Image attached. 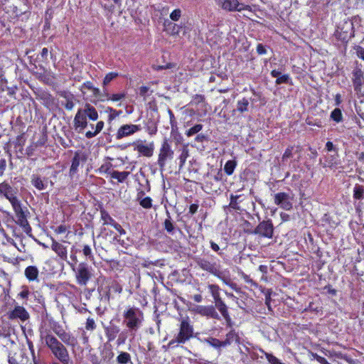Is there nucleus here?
Wrapping results in <instances>:
<instances>
[{
	"mask_svg": "<svg viewBox=\"0 0 364 364\" xmlns=\"http://www.w3.org/2000/svg\"><path fill=\"white\" fill-rule=\"evenodd\" d=\"M97 109L89 103H86L83 108L78 109L73 120L75 130L82 132L88 125L87 119L96 121L98 119Z\"/></svg>",
	"mask_w": 364,
	"mask_h": 364,
	"instance_id": "2",
	"label": "nucleus"
},
{
	"mask_svg": "<svg viewBox=\"0 0 364 364\" xmlns=\"http://www.w3.org/2000/svg\"><path fill=\"white\" fill-rule=\"evenodd\" d=\"M96 328L95 321L92 318H88L85 323L87 331H93Z\"/></svg>",
	"mask_w": 364,
	"mask_h": 364,
	"instance_id": "48",
	"label": "nucleus"
},
{
	"mask_svg": "<svg viewBox=\"0 0 364 364\" xmlns=\"http://www.w3.org/2000/svg\"><path fill=\"white\" fill-rule=\"evenodd\" d=\"M119 76V74L115 72H111L107 73L103 80V85H107L112 80Z\"/></svg>",
	"mask_w": 364,
	"mask_h": 364,
	"instance_id": "43",
	"label": "nucleus"
},
{
	"mask_svg": "<svg viewBox=\"0 0 364 364\" xmlns=\"http://www.w3.org/2000/svg\"><path fill=\"white\" fill-rule=\"evenodd\" d=\"M195 311L201 316H205L215 319L220 318L218 314L213 306H197Z\"/></svg>",
	"mask_w": 364,
	"mask_h": 364,
	"instance_id": "19",
	"label": "nucleus"
},
{
	"mask_svg": "<svg viewBox=\"0 0 364 364\" xmlns=\"http://www.w3.org/2000/svg\"><path fill=\"white\" fill-rule=\"evenodd\" d=\"M250 233L269 239L272 238L274 234V226L272 220H267L260 222L256 228L250 232Z\"/></svg>",
	"mask_w": 364,
	"mask_h": 364,
	"instance_id": "7",
	"label": "nucleus"
},
{
	"mask_svg": "<svg viewBox=\"0 0 364 364\" xmlns=\"http://www.w3.org/2000/svg\"><path fill=\"white\" fill-rule=\"evenodd\" d=\"M83 255L90 261L94 260V255L92 254L90 247L87 245H85L82 248Z\"/></svg>",
	"mask_w": 364,
	"mask_h": 364,
	"instance_id": "44",
	"label": "nucleus"
},
{
	"mask_svg": "<svg viewBox=\"0 0 364 364\" xmlns=\"http://www.w3.org/2000/svg\"><path fill=\"white\" fill-rule=\"evenodd\" d=\"M215 307L218 309V311L220 312L223 318H227L228 314H229L228 311V307L226 304L223 302L222 299H220L215 302Z\"/></svg>",
	"mask_w": 364,
	"mask_h": 364,
	"instance_id": "31",
	"label": "nucleus"
},
{
	"mask_svg": "<svg viewBox=\"0 0 364 364\" xmlns=\"http://www.w3.org/2000/svg\"><path fill=\"white\" fill-rule=\"evenodd\" d=\"M16 195V191L8 183L3 182L0 183V196L6 198L12 206L20 202Z\"/></svg>",
	"mask_w": 364,
	"mask_h": 364,
	"instance_id": "11",
	"label": "nucleus"
},
{
	"mask_svg": "<svg viewBox=\"0 0 364 364\" xmlns=\"http://www.w3.org/2000/svg\"><path fill=\"white\" fill-rule=\"evenodd\" d=\"M154 70H161L164 69H168L172 68V65L171 63H167L165 65H156L153 67Z\"/></svg>",
	"mask_w": 364,
	"mask_h": 364,
	"instance_id": "62",
	"label": "nucleus"
},
{
	"mask_svg": "<svg viewBox=\"0 0 364 364\" xmlns=\"http://www.w3.org/2000/svg\"><path fill=\"white\" fill-rule=\"evenodd\" d=\"M91 277V268L87 263H80L76 271V279L77 283L80 285H86Z\"/></svg>",
	"mask_w": 364,
	"mask_h": 364,
	"instance_id": "9",
	"label": "nucleus"
},
{
	"mask_svg": "<svg viewBox=\"0 0 364 364\" xmlns=\"http://www.w3.org/2000/svg\"><path fill=\"white\" fill-rule=\"evenodd\" d=\"M140 311L135 308H129L124 313V323L130 331H136L141 323Z\"/></svg>",
	"mask_w": 364,
	"mask_h": 364,
	"instance_id": "4",
	"label": "nucleus"
},
{
	"mask_svg": "<svg viewBox=\"0 0 364 364\" xmlns=\"http://www.w3.org/2000/svg\"><path fill=\"white\" fill-rule=\"evenodd\" d=\"M41 100L43 101V105L49 107L54 104V98L51 95L43 92L40 95Z\"/></svg>",
	"mask_w": 364,
	"mask_h": 364,
	"instance_id": "34",
	"label": "nucleus"
},
{
	"mask_svg": "<svg viewBox=\"0 0 364 364\" xmlns=\"http://www.w3.org/2000/svg\"><path fill=\"white\" fill-rule=\"evenodd\" d=\"M202 129H203L202 124H196L195 126H193V127H191V129L187 130L186 132V134L188 136H193L196 134H198L199 132H200L202 130Z\"/></svg>",
	"mask_w": 364,
	"mask_h": 364,
	"instance_id": "41",
	"label": "nucleus"
},
{
	"mask_svg": "<svg viewBox=\"0 0 364 364\" xmlns=\"http://www.w3.org/2000/svg\"><path fill=\"white\" fill-rule=\"evenodd\" d=\"M57 336L64 345L70 346L72 348H75L78 346L77 338L72 335L71 333L65 331L58 332Z\"/></svg>",
	"mask_w": 364,
	"mask_h": 364,
	"instance_id": "17",
	"label": "nucleus"
},
{
	"mask_svg": "<svg viewBox=\"0 0 364 364\" xmlns=\"http://www.w3.org/2000/svg\"><path fill=\"white\" fill-rule=\"evenodd\" d=\"M68 228L65 225H60L55 229V232L57 234H62L67 231Z\"/></svg>",
	"mask_w": 364,
	"mask_h": 364,
	"instance_id": "57",
	"label": "nucleus"
},
{
	"mask_svg": "<svg viewBox=\"0 0 364 364\" xmlns=\"http://www.w3.org/2000/svg\"><path fill=\"white\" fill-rule=\"evenodd\" d=\"M323 293L328 294L331 296H334L336 295L337 291L332 287L331 285H327L323 287Z\"/></svg>",
	"mask_w": 364,
	"mask_h": 364,
	"instance_id": "51",
	"label": "nucleus"
},
{
	"mask_svg": "<svg viewBox=\"0 0 364 364\" xmlns=\"http://www.w3.org/2000/svg\"><path fill=\"white\" fill-rule=\"evenodd\" d=\"M271 293L272 291L270 289H268L267 293L265 294V304L269 309H270Z\"/></svg>",
	"mask_w": 364,
	"mask_h": 364,
	"instance_id": "56",
	"label": "nucleus"
},
{
	"mask_svg": "<svg viewBox=\"0 0 364 364\" xmlns=\"http://www.w3.org/2000/svg\"><path fill=\"white\" fill-rule=\"evenodd\" d=\"M249 106V100L247 98H242L237 103V110L240 113L247 111Z\"/></svg>",
	"mask_w": 364,
	"mask_h": 364,
	"instance_id": "35",
	"label": "nucleus"
},
{
	"mask_svg": "<svg viewBox=\"0 0 364 364\" xmlns=\"http://www.w3.org/2000/svg\"><path fill=\"white\" fill-rule=\"evenodd\" d=\"M354 50H355V53L358 58L364 61V47L360 46H355Z\"/></svg>",
	"mask_w": 364,
	"mask_h": 364,
	"instance_id": "49",
	"label": "nucleus"
},
{
	"mask_svg": "<svg viewBox=\"0 0 364 364\" xmlns=\"http://www.w3.org/2000/svg\"><path fill=\"white\" fill-rule=\"evenodd\" d=\"M225 346H228L231 345L233 342L240 343V338L237 333L235 332V330H231L226 334V338L223 341Z\"/></svg>",
	"mask_w": 364,
	"mask_h": 364,
	"instance_id": "25",
	"label": "nucleus"
},
{
	"mask_svg": "<svg viewBox=\"0 0 364 364\" xmlns=\"http://www.w3.org/2000/svg\"><path fill=\"white\" fill-rule=\"evenodd\" d=\"M139 204L144 208H151L152 206V200L150 197H146L139 200Z\"/></svg>",
	"mask_w": 364,
	"mask_h": 364,
	"instance_id": "47",
	"label": "nucleus"
},
{
	"mask_svg": "<svg viewBox=\"0 0 364 364\" xmlns=\"http://www.w3.org/2000/svg\"><path fill=\"white\" fill-rule=\"evenodd\" d=\"M124 97L125 94L124 93L113 94L111 96L107 95V100H111L112 101H119L123 99Z\"/></svg>",
	"mask_w": 364,
	"mask_h": 364,
	"instance_id": "52",
	"label": "nucleus"
},
{
	"mask_svg": "<svg viewBox=\"0 0 364 364\" xmlns=\"http://www.w3.org/2000/svg\"><path fill=\"white\" fill-rule=\"evenodd\" d=\"M117 361L119 364H127L131 361V355L127 352H122L117 357Z\"/></svg>",
	"mask_w": 364,
	"mask_h": 364,
	"instance_id": "37",
	"label": "nucleus"
},
{
	"mask_svg": "<svg viewBox=\"0 0 364 364\" xmlns=\"http://www.w3.org/2000/svg\"><path fill=\"white\" fill-rule=\"evenodd\" d=\"M240 197V196H237V195H231L230 196V202L229 204L230 208H231L234 210H240V208L238 205V202H237Z\"/></svg>",
	"mask_w": 364,
	"mask_h": 364,
	"instance_id": "40",
	"label": "nucleus"
},
{
	"mask_svg": "<svg viewBox=\"0 0 364 364\" xmlns=\"http://www.w3.org/2000/svg\"><path fill=\"white\" fill-rule=\"evenodd\" d=\"M174 152L171 149L168 140L165 139L161 144L159 149V158L157 164L161 171L164 170L167 160H171L173 158Z\"/></svg>",
	"mask_w": 364,
	"mask_h": 364,
	"instance_id": "5",
	"label": "nucleus"
},
{
	"mask_svg": "<svg viewBox=\"0 0 364 364\" xmlns=\"http://www.w3.org/2000/svg\"><path fill=\"white\" fill-rule=\"evenodd\" d=\"M351 80L354 91L358 95H360L364 85V73L361 68L356 67L353 70Z\"/></svg>",
	"mask_w": 364,
	"mask_h": 364,
	"instance_id": "12",
	"label": "nucleus"
},
{
	"mask_svg": "<svg viewBox=\"0 0 364 364\" xmlns=\"http://www.w3.org/2000/svg\"><path fill=\"white\" fill-rule=\"evenodd\" d=\"M207 343L212 347L218 349L219 350V353H220L221 351L220 348L222 347H225L223 341H220L219 339L215 338H210L208 339Z\"/></svg>",
	"mask_w": 364,
	"mask_h": 364,
	"instance_id": "30",
	"label": "nucleus"
},
{
	"mask_svg": "<svg viewBox=\"0 0 364 364\" xmlns=\"http://www.w3.org/2000/svg\"><path fill=\"white\" fill-rule=\"evenodd\" d=\"M101 219L104 221V225H111L112 226L116 222L109 214L105 210H100Z\"/></svg>",
	"mask_w": 364,
	"mask_h": 364,
	"instance_id": "32",
	"label": "nucleus"
},
{
	"mask_svg": "<svg viewBox=\"0 0 364 364\" xmlns=\"http://www.w3.org/2000/svg\"><path fill=\"white\" fill-rule=\"evenodd\" d=\"M193 335V328L189 323L188 317L183 318L181 321L180 331L175 340L170 341L169 345L175 343H184Z\"/></svg>",
	"mask_w": 364,
	"mask_h": 364,
	"instance_id": "3",
	"label": "nucleus"
},
{
	"mask_svg": "<svg viewBox=\"0 0 364 364\" xmlns=\"http://www.w3.org/2000/svg\"><path fill=\"white\" fill-rule=\"evenodd\" d=\"M41 338L44 339L46 346L49 348L53 356L63 364H68L70 358L65 346L53 334L48 333Z\"/></svg>",
	"mask_w": 364,
	"mask_h": 364,
	"instance_id": "1",
	"label": "nucleus"
},
{
	"mask_svg": "<svg viewBox=\"0 0 364 364\" xmlns=\"http://www.w3.org/2000/svg\"><path fill=\"white\" fill-rule=\"evenodd\" d=\"M106 112H109L108 120L109 122L112 121L117 117H118L121 114V111H117L112 107H107Z\"/></svg>",
	"mask_w": 364,
	"mask_h": 364,
	"instance_id": "45",
	"label": "nucleus"
},
{
	"mask_svg": "<svg viewBox=\"0 0 364 364\" xmlns=\"http://www.w3.org/2000/svg\"><path fill=\"white\" fill-rule=\"evenodd\" d=\"M181 10L179 9L173 10L170 14L171 19L174 21H178L179 18H181Z\"/></svg>",
	"mask_w": 364,
	"mask_h": 364,
	"instance_id": "50",
	"label": "nucleus"
},
{
	"mask_svg": "<svg viewBox=\"0 0 364 364\" xmlns=\"http://www.w3.org/2000/svg\"><path fill=\"white\" fill-rule=\"evenodd\" d=\"M136 150L139 154L141 155L146 156V157H151L153 155L154 149V143L151 142L149 144L144 145L141 143H139L136 145V147L134 149Z\"/></svg>",
	"mask_w": 364,
	"mask_h": 364,
	"instance_id": "22",
	"label": "nucleus"
},
{
	"mask_svg": "<svg viewBox=\"0 0 364 364\" xmlns=\"http://www.w3.org/2000/svg\"><path fill=\"white\" fill-rule=\"evenodd\" d=\"M196 263L203 270L207 271L218 278H222L220 266L216 262H212L205 258H199L196 260Z\"/></svg>",
	"mask_w": 364,
	"mask_h": 364,
	"instance_id": "10",
	"label": "nucleus"
},
{
	"mask_svg": "<svg viewBox=\"0 0 364 364\" xmlns=\"http://www.w3.org/2000/svg\"><path fill=\"white\" fill-rule=\"evenodd\" d=\"M331 118L336 122L339 123L343 120V114L339 108H335L331 114Z\"/></svg>",
	"mask_w": 364,
	"mask_h": 364,
	"instance_id": "38",
	"label": "nucleus"
},
{
	"mask_svg": "<svg viewBox=\"0 0 364 364\" xmlns=\"http://www.w3.org/2000/svg\"><path fill=\"white\" fill-rule=\"evenodd\" d=\"M12 207L17 219L16 223L23 229L25 232L29 233L31 231V228L27 220V215L21 208V202H18Z\"/></svg>",
	"mask_w": 364,
	"mask_h": 364,
	"instance_id": "8",
	"label": "nucleus"
},
{
	"mask_svg": "<svg viewBox=\"0 0 364 364\" xmlns=\"http://www.w3.org/2000/svg\"><path fill=\"white\" fill-rule=\"evenodd\" d=\"M198 208V205L191 204L189 207V213L193 215L197 212Z\"/></svg>",
	"mask_w": 364,
	"mask_h": 364,
	"instance_id": "64",
	"label": "nucleus"
},
{
	"mask_svg": "<svg viewBox=\"0 0 364 364\" xmlns=\"http://www.w3.org/2000/svg\"><path fill=\"white\" fill-rule=\"evenodd\" d=\"M83 89L91 90L95 96H98L100 92V90L97 87H95L92 85V83L90 81H87L83 83L81 87V90L82 91Z\"/></svg>",
	"mask_w": 364,
	"mask_h": 364,
	"instance_id": "39",
	"label": "nucleus"
},
{
	"mask_svg": "<svg viewBox=\"0 0 364 364\" xmlns=\"http://www.w3.org/2000/svg\"><path fill=\"white\" fill-rule=\"evenodd\" d=\"M51 249L64 261L68 259L67 248L63 245L53 239Z\"/></svg>",
	"mask_w": 364,
	"mask_h": 364,
	"instance_id": "21",
	"label": "nucleus"
},
{
	"mask_svg": "<svg viewBox=\"0 0 364 364\" xmlns=\"http://www.w3.org/2000/svg\"><path fill=\"white\" fill-rule=\"evenodd\" d=\"M141 130L140 125L137 124H124L121 126L116 134V138L121 139L134 134V133Z\"/></svg>",
	"mask_w": 364,
	"mask_h": 364,
	"instance_id": "16",
	"label": "nucleus"
},
{
	"mask_svg": "<svg viewBox=\"0 0 364 364\" xmlns=\"http://www.w3.org/2000/svg\"><path fill=\"white\" fill-rule=\"evenodd\" d=\"M221 8L230 12L252 10L250 6L240 4L238 0H223L221 4Z\"/></svg>",
	"mask_w": 364,
	"mask_h": 364,
	"instance_id": "13",
	"label": "nucleus"
},
{
	"mask_svg": "<svg viewBox=\"0 0 364 364\" xmlns=\"http://www.w3.org/2000/svg\"><path fill=\"white\" fill-rule=\"evenodd\" d=\"M291 200L292 198L287 193L281 192L274 195V203L286 210L292 208Z\"/></svg>",
	"mask_w": 364,
	"mask_h": 364,
	"instance_id": "14",
	"label": "nucleus"
},
{
	"mask_svg": "<svg viewBox=\"0 0 364 364\" xmlns=\"http://www.w3.org/2000/svg\"><path fill=\"white\" fill-rule=\"evenodd\" d=\"M208 289L210 290V292L215 302L221 299L220 296V288L218 285L209 284Z\"/></svg>",
	"mask_w": 364,
	"mask_h": 364,
	"instance_id": "33",
	"label": "nucleus"
},
{
	"mask_svg": "<svg viewBox=\"0 0 364 364\" xmlns=\"http://www.w3.org/2000/svg\"><path fill=\"white\" fill-rule=\"evenodd\" d=\"M207 140V136L202 134H198L197 136L195 138V141L198 143H203V141Z\"/></svg>",
	"mask_w": 364,
	"mask_h": 364,
	"instance_id": "60",
	"label": "nucleus"
},
{
	"mask_svg": "<svg viewBox=\"0 0 364 364\" xmlns=\"http://www.w3.org/2000/svg\"><path fill=\"white\" fill-rule=\"evenodd\" d=\"M188 156V150L186 146L182 149L181 154H180L178 159L180 161V166H183Z\"/></svg>",
	"mask_w": 364,
	"mask_h": 364,
	"instance_id": "42",
	"label": "nucleus"
},
{
	"mask_svg": "<svg viewBox=\"0 0 364 364\" xmlns=\"http://www.w3.org/2000/svg\"><path fill=\"white\" fill-rule=\"evenodd\" d=\"M26 277L29 281L38 282V269L36 266H28L26 268L24 272Z\"/></svg>",
	"mask_w": 364,
	"mask_h": 364,
	"instance_id": "24",
	"label": "nucleus"
},
{
	"mask_svg": "<svg viewBox=\"0 0 364 364\" xmlns=\"http://www.w3.org/2000/svg\"><path fill=\"white\" fill-rule=\"evenodd\" d=\"M257 52L259 55H264L267 53V50L262 44H258L257 46Z\"/></svg>",
	"mask_w": 364,
	"mask_h": 364,
	"instance_id": "61",
	"label": "nucleus"
},
{
	"mask_svg": "<svg viewBox=\"0 0 364 364\" xmlns=\"http://www.w3.org/2000/svg\"><path fill=\"white\" fill-rule=\"evenodd\" d=\"M105 330L108 341H114L120 331L117 325L112 323H110L108 326L105 327Z\"/></svg>",
	"mask_w": 364,
	"mask_h": 364,
	"instance_id": "23",
	"label": "nucleus"
},
{
	"mask_svg": "<svg viewBox=\"0 0 364 364\" xmlns=\"http://www.w3.org/2000/svg\"><path fill=\"white\" fill-rule=\"evenodd\" d=\"M325 149L328 151H335L337 153V151L331 141L326 142Z\"/></svg>",
	"mask_w": 364,
	"mask_h": 364,
	"instance_id": "55",
	"label": "nucleus"
},
{
	"mask_svg": "<svg viewBox=\"0 0 364 364\" xmlns=\"http://www.w3.org/2000/svg\"><path fill=\"white\" fill-rule=\"evenodd\" d=\"M353 198L354 200L364 199V186L360 184H355L353 188Z\"/></svg>",
	"mask_w": 364,
	"mask_h": 364,
	"instance_id": "27",
	"label": "nucleus"
},
{
	"mask_svg": "<svg viewBox=\"0 0 364 364\" xmlns=\"http://www.w3.org/2000/svg\"><path fill=\"white\" fill-rule=\"evenodd\" d=\"M236 161H233V160H229L226 162V164H225V166H224V171L226 173V174L228 175H231L234 172V170L236 167Z\"/></svg>",
	"mask_w": 364,
	"mask_h": 364,
	"instance_id": "36",
	"label": "nucleus"
},
{
	"mask_svg": "<svg viewBox=\"0 0 364 364\" xmlns=\"http://www.w3.org/2000/svg\"><path fill=\"white\" fill-rule=\"evenodd\" d=\"M164 228L169 233H173L174 230V225L171 220V217L168 215V218L164 221Z\"/></svg>",
	"mask_w": 364,
	"mask_h": 364,
	"instance_id": "46",
	"label": "nucleus"
},
{
	"mask_svg": "<svg viewBox=\"0 0 364 364\" xmlns=\"http://www.w3.org/2000/svg\"><path fill=\"white\" fill-rule=\"evenodd\" d=\"M149 90V88L146 86H141L140 88H139V95L144 97V100H146V97H147V94H148V92Z\"/></svg>",
	"mask_w": 364,
	"mask_h": 364,
	"instance_id": "53",
	"label": "nucleus"
},
{
	"mask_svg": "<svg viewBox=\"0 0 364 364\" xmlns=\"http://www.w3.org/2000/svg\"><path fill=\"white\" fill-rule=\"evenodd\" d=\"M288 80H289V75H284L282 76L280 75L277 79L276 83L277 85L282 84V83H287V82H288Z\"/></svg>",
	"mask_w": 364,
	"mask_h": 364,
	"instance_id": "54",
	"label": "nucleus"
},
{
	"mask_svg": "<svg viewBox=\"0 0 364 364\" xmlns=\"http://www.w3.org/2000/svg\"><path fill=\"white\" fill-rule=\"evenodd\" d=\"M31 184L38 191H43L48 187V179L42 178L38 174H33L31 180Z\"/></svg>",
	"mask_w": 364,
	"mask_h": 364,
	"instance_id": "20",
	"label": "nucleus"
},
{
	"mask_svg": "<svg viewBox=\"0 0 364 364\" xmlns=\"http://www.w3.org/2000/svg\"><path fill=\"white\" fill-rule=\"evenodd\" d=\"M168 115L170 117V123H171V126L173 127L174 124H176V119H175L174 114L171 109L168 110Z\"/></svg>",
	"mask_w": 364,
	"mask_h": 364,
	"instance_id": "63",
	"label": "nucleus"
},
{
	"mask_svg": "<svg viewBox=\"0 0 364 364\" xmlns=\"http://www.w3.org/2000/svg\"><path fill=\"white\" fill-rule=\"evenodd\" d=\"M334 35L338 40L348 42L354 36L353 23L348 21L343 22L337 27Z\"/></svg>",
	"mask_w": 364,
	"mask_h": 364,
	"instance_id": "6",
	"label": "nucleus"
},
{
	"mask_svg": "<svg viewBox=\"0 0 364 364\" xmlns=\"http://www.w3.org/2000/svg\"><path fill=\"white\" fill-rule=\"evenodd\" d=\"M129 175V172H127V171L119 172L118 171H113L111 173V177L112 178L117 179V181L120 183L124 182L127 179V178L128 177Z\"/></svg>",
	"mask_w": 364,
	"mask_h": 364,
	"instance_id": "29",
	"label": "nucleus"
},
{
	"mask_svg": "<svg viewBox=\"0 0 364 364\" xmlns=\"http://www.w3.org/2000/svg\"><path fill=\"white\" fill-rule=\"evenodd\" d=\"M112 226L115 228V230H117L119 232L120 235H124L126 233V231L118 223L115 222Z\"/></svg>",
	"mask_w": 364,
	"mask_h": 364,
	"instance_id": "58",
	"label": "nucleus"
},
{
	"mask_svg": "<svg viewBox=\"0 0 364 364\" xmlns=\"http://www.w3.org/2000/svg\"><path fill=\"white\" fill-rule=\"evenodd\" d=\"M59 95L63 97V100L61 101V105L65 107L67 110H72L75 107V101L76 98L73 94L67 91H61Z\"/></svg>",
	"mask_w": 364,
	"mask_h": 364,
	"instance_id": "18",
	"label": "nucleus"
},
{
	"mask_svg": "<svg viewBox=\"0 0 364 364\" xmlns=\"http://www.w3.org/2000/svg\"><path fill=\"white\" fill-rule=\"evenodd\" d=\"M6 166V161L4 159L0 160V176H2L4 173Z\"/></svg>",
	"mask_w": 364,
	"mask_h": 364,
	"instance_id": "59",
	"label": "nucleus"
},
{
	"mask_svg": "<svg viewBox=\"0 0 364 364\" xmlns=\"http://www.w3.org/2000/svg\"><path fill=\"white\" fill-rule=\"evenodd\" d=\"M7 317L10 320H20L21 322L27 321L30 316L26 309L21 306H16L14 309L7 313Z\"/></svg>",
	"mask_w": 364,
	"mask_h": 364,
	"instance_id": "15",
	"label": "nucleus"
},
{
	"mask_svg": "<svg viewBox=\"0 0 364 364\" xmlns=\"http://www.w3.org/2000/svg\"><path fill=\"white\" fill-rule=\"evenodd\" d=\"M104 122L99 121L95 127H94L93 124H90L91 129H94V131H88L85 133V136L87 139H91L97 136L103 129L104 127Z\"/></svg>",
	"mask_w": 364,
	"mask_h": 364,
	"instance_id": "26",
	"label": "nucleus"
},
{
	"mask_svg": "<svg viewBox=\"0 0 364 364\" xmlns=\"http://www.w3.org/2000/svg\"><path fill=\"white\" fill-rule=\"evenodd\" d=\"M80 154L78 152H76L72 160V164L70 168V173L71 175L75 174L77 171L80 163Z\"/></svg>",
	"mask_w": 364,
	"mask_h": 364,
	"instance_id": "28",
	"label": "nucleus"
}]
</instances>
